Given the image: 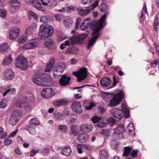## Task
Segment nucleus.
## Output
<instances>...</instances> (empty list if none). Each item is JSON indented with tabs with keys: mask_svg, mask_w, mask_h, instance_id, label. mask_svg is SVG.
Here are the masks:
<instances>
[{
	"mask_svg": "<svg viewBox=\"0 0 159 159\" xmlns=\"http://www.w3.org/2000/svg\"><path fill=\"white\" fill-rule=\"evenodd\" d=\"M106 17L107 15L106 14H105L101 17L98 21H93L91 24L90 28L93 30L92 35L94 36L89 41L87 48H89L93 45L100 36V34L99 32L102 28L103 24Z\"/></svg>",
	"mask_w": 159,
	"mask_h": 159,
	"instance_id": "f257e3e1",
	"label": "nucleus"
},
{
	"mask_svg": "<svg viewBox=\"0 0 159 159\" xmlns=\"http://www.w3.org/2000/svg\"><path fill=\"white\" fill-rule=\"evenodd\" d=\"M51 79L48 75L44 74L36 75L33 77V82L39 86H48Z\"/></svg>",
	"mask_w": 159,
	"mask_h": 159,
	"instance_id": "f03ea898",
	"label": "nucleus"
},
{
	"mask_svg": "<svg viewBox=\"0 0 159 159\" xmlns=\"http://www.w3.org/2000/svg\"><path fill=\"white\" fill-rule=\"evenodd\" d=\"M54 33L53 27L49 25L45 26L41 25L39 27V36L40 38L44 39L52 36Z\"/></svg>",
	"mask_w": 159,
	"mask_h": 159,
	"instance_id": "7ed1b4c3",
	"label": "nucleus"
},
{
	"mask_svg": "<svg viewBox=\"0 0 159 159\" xmlns=\"http://www.w3.org/2000/svg\"><path fill=\"white\" fill-rule=\"evenodd\" d=\"M15 65L17 68L26 70L28 66L27 59L22 56H19L16 59Z\"/></svg>",
	"mask_w": 159,
	"mask_h": 159,
	"instance_id": "20e7f679",
	"label": "nucleus"
},
{
	"mask_svg": "<svg viewBox=\"0 0 159 159\" xmlns=\"http://www.w3.org/2000/svg\"><path fill=\"white\" fill-rule=\"evenodd\" d=\"M124 96V93L123 91H121L114 95L110 100L109 104V106L113 107L117 105L121 101Z\"/></svg>",
	"mask_w": 159,
	"mask_h": 159,
	"instance_id": "39448f33",
	"label": "nucleus"
},
{
	"mask_svg": "<svg viewBox=\"0 0 159 159\" xmlns=\"http://www.w3.org/2000/svg\"><path fill=\"white\" fill-rule=\"evenodd\" d=\"M99 1V0H94V3L92 4L91 7H87L85 9H79L78 11L79 14L81 16L88 15L91 11L93 10L98 5Z\"/></svg>",
	"mask_w": 159,
	"mask_h": 159,
	"instance_id": "423d86ee",
	"label": "nucleus"
},
{
	"mask_svg": "<svg viewBox=\"0 0 159 159\" xmlns=\"http://www.w3.org/2000/svg\"><path fill=\"white\" fill-rule=\"evenodd\" d=\"M87 70L86 68L83 67L77 71L73 72L72 74L77 77L78 81L80 82L86 78L87 75Z\"/></svg>",
	"mask_w": 159,
	"mask_h": 159,
	"instance_id": "0eeeda50",
	"label": "nucleus"
},
{
	"mask_svg": "<svg viewBox=\"0 0 159 159\" xmlns=\"http://www.w3.org/2000/svg\"><path fill=\"white\" fill-rule=\"evenodd\" d=\"M87 34H82L77 36H73L70 39L71 43L72 44H74L75 43L80 44L83 42L84 39L86 38L88 32H86Z\"/></svg>",
	"mask_w": 159,
	"mask_h": 159,
	"instance_id": "6e6552de",
	"label": "nucleus"
},
{
	"mask_svg": "<svg viewBox=\"0 0 159 159\" xmlns=\"http://www.w3.org/2000/svg\"><path fill=\"white\" fill-rule=\"evenodd\" d=\"M39 45V40L34 39L26 43L22 47L23 49L28 50L37 47Z\"/></svg>",
	"mask_w": 159,
	"mask_h": 159,
	"instance_id": "1a4fd4ad",
	"label": "nucleus"
},
{
	"mask_svg": "<svg viewBox=\"0 0 159 159\" xmlns=\"http://www.w3.org/2000/svg\"><path fill=\"white\" fill-rule=\"evenodd\" d=\"M110 114L116 119V120H120L123 116L122 110L117 108H113L110 111Z\"/></svg>",
	"mask_w": 159,
	"mask_h": 159,
	"instance_id": "9d476101",
	"label": "nucleus"
},
{
	"mask_svg": "<svg viewBox=\"0 0 159 159\" xmlns=\"http://www.w3.org/2000/svg\"><path fill=\"white\" fill-rule=\"evenodd\" d=\"M71 108L72 110L77 114H80L83 111L82 104L78 101H75L72 103Z\"/></svg>",
	"mask_w": 159,
	"mask_h": 159,
	"instance_id": "9b49d317",
	"label": "nucleus"
},
{
	"mask_svg": "<svg viewBox=\"0 0 159 159\" xmlns=\"http://www.w3.org/2000/svg\"><path fill=\"white\" fill-rule=\"evenodd\" d=\"M27 98L23 95H21L20 96L15 104V106L19 108H22L27 107L28 104L25 102Z\"/></svg>",
	"mask_w": 159,
	"mask_h": 159,
	"instance_id": "f8f14e48",
	"label": "nucleus"
},
{
	"mask_svg": "<svg viewBox=\"0 0 159 159\" xmlns=\"http://www.w3.org/2000/svg\"><path fill=\"white\" fill-rule=\"evenodd\" d=\"M55 94V92L51 88H47L43 90L41 92L42 96L46 98H50Z\"/></svg>",
	"mask_w": 159,
	"mask_h": 159,
	"instance_id": "ddd939ff",
	"label": "nucleus"
},
{
	"mask_svg": "<svg viewBox=\"0 0 159 159\" xmlns=\"http://www.w3.org/2000/svg\"><path fill=\"white\" fill-rule=\"evenodd\" d=\"M9 3L10 5L11 11L13 13H15L20 7V2L17 0H10Z\"/></svg>",
	"mask_w": 159,
	"mask_h": 159,
	"instance_id": "4468645a",
	"label": "nucleus"
},
{
	"mask_svg": "<svg viewBox=\"0 0 159 159\" xmlns=\"http://www.w3.org/2000/svg\"><path fill=\"white\" fill-rule=\"evenodd\" d=\"M66 66L65 63L63 62H59L57 64L54 68L53 75L54 77H56L57 75L55 74V72H58L60 73H62L65 69Z\"/></svg>",
	"mask_w": 159,
	"mask_h": 159,
	"instance_id": "2eb2a0df",
	"label": "nucleus"
},
{
	"mask_svg": "<svg viewBox=\"0 0 159 159\" xmlns=\"http://www.w3.org/2000/svg\"><path fill=\"white\" fill-rule=\"evenodd\" d=\"M20 30L17 28H15L11 30L9 32V38L11 40L16 39L20 33Z\"/></svg>",
	"mask_w": 159,
	"mask_h": 159,
	"instance_id": "dca6fc26",
	"label": "nucleus"
},
{
	"mask_svg": "<svg viewBox=\"0 0 159 159\" xmlns=\"http://www.w3.org/2000/svg\"><path fill=\"white\" fill-rule=\"evenodd\" d=\"M30 2H26L28 4H32L39 11H43L45 10V9L42 7L40 4V2L37 0H28Z\"/></svg>",
	"mask_w": 159,
	"mask_h": 159,
	"instance_id": "f3484780",
	"label": "nucleus"
},
{
	"mask_svg": "<svg viewBox=\"0 0 159 159\" xmlns=\"http://www.w3.org/2000/svg\"><path fill=\"white\" fill-rule=\"evenodd\" d=\"M89 139V135L85 133L80 134L77 136L78 140L81 143L86 142Z\"/></svg>",
	"mask_w": 159,
	"mask_h": 159,
	"instance_id": "a211bd4d",
	"label": "nucleus"
},
{
	"mask_svg": "<svg viewBox=\"0 0 159 159\" xmlns=\"http://www.w3.org/2000/svg\"><path fill=\"white\" fill-rule=\"evenodd\" d=\"M70 78L66 75L62 76L59 80L60 84L62 86H66L69 83Z\"/></svg>",
	"mask_w": 159,
	"mask_h": 159,
	"instance_id": "6ab92c4d",
	"label": "nucleus"
},
{
	"mask_svg": "<svg viewBox=\"0 0 159 159\" xmlns=\"http://www.w3.org/2000/svg\"><path fill=\"white\" fill-rule=\"evenodd\" d=\"M44 45L51 49H55L57 47V45L52 39H49L45 41L44 43Z\"/></svg>",
	"mask_w": 159,
	"mask_h": 159,
	"instance_id": "aec40b11",
	"label": "nucleus"
},
{
	"mask_svg": "<svg viewBox=\"0 0 159 159\" xmlns=\"http://www.w3.org/2000/svg\"><path fill=\"white\" fill-rule=\"evenodd\" d=\"M19 121L17 116L15 114H12L10 116L9 120V124L12 126L16 125Z\"/></svg>",
	"mask_w": 159,
	"mask_h": 159,
	"instance_id": "412c9836",
	"label": "nucleus"
},
{
	"mask_svg": "<svg viewBox=\"0 0 159 159\" xmlns=\"http://www.w3.org/2000/svg\"><path fill=\"white\" fill-rule=\"evenodd\" d=\"M14 75V73L10 69H8L5 70L4 74L5 78L7 80L12 79Z\"/></svg>",
	"mask_w": 159,
	"mask_h": 159,
	"instance_id": "4be33fe9",
	"label": "nucleus"
},
{
	"mask_svg": "<svg viewBox=\"0 0 159 159\" xmlns=\"http://www.w3.org/2000/svg\"><path fill=\"white\" fill-rule=\"evenodd\" d=\"M71 148L68 145H67L64 147L61 151V153L62 155L67 157L69 156L71 154Z\"/></svg>",
	"mask_w": 159,
	"mask_h": 159,
	"instance_id": "5701e85b",
	"label": "nucleus"
},
{
	"mask_svg": "<svg viewBox=\"0 0 159 159\" xmlns=\"http://www.w3.org/2000/svg\"><path fill=\"white\" fill-rule=\"evenodd\" d=\"M68 101L66 98L61 99L54 101L53 104L55 106L59 107L66 105L68 102Z\"/></svg>",
	"mask_w": 159,
	"mask_h": 159,
	"instance_id": "b1692460",
	"label": "nucleus"
},
{
	"mask_svg": "<svg viewBox=\"0 0 159 159\" xmlns=\"http://www.w3.org/2000/svg\"><path fill=\"white\" fill-rule=\"evenodd\" d=\"M100 82L102 86L106 87L111 84V80L108 77H104L101 79Z\"/></svg>",
	"mask_w": 159,
	"mask_h": 159,
	"instance_id": "393cba45",
	"label": "nucleus"
},
{
	"mask_svg": "<svg viewBox=\"0 0 159 159\" xmlns=\"http://www.w3.org/2000/svg\"><path fill=\"white\" fill-rule=\"evenodd\" d=\"M91 22L90 18H88L84 20L83 23L80 25V28L83 30H86L89 27Z\"/></svg>",
	"mask_w": 159,
	"mask_h": 159,
	"instance_id": "a878e982",
	"label": "nucleus"
},
{
	"mask_svg": "<svg viewBox=\"0 0 159 159\" xmlns=\"http://www.w3.org/2000/svg\"><path fill=\"white\" fill-rule=\"evenodd\" d=\"M56 60L54 57L51 58L48 63L45 69V71L46 72H50L52 67L55 64Z\"/></svg>",
	"mask_w": 159,
	"mask_h": 159,
	"instance_id": "bb28decb",
	"label": "nucleus"
},
{
	"mask_svg": "<svg viewBox=\"0 0 159 159\" xmlns=\"http://www.w3.org/2000/svg\"><path fill=\"white\" fill-rule=\"evenodd\" d=\"M92 128L90 125L85 124L80 126V129L81 131L89 132L92 131Z\"/></svg>",
	"mask_w": 159,
	"mask_h": 159,
	"instance_id": "cd10ccee",
	"label": "nucleus"
},
{
	"mask_svg": "<svg viewBox=\"0 0 159 159\" xmlns=\"http://www.w3.org/2000/svg\"><path fill=\"white\" fill-rule=\"evenodd\" d=\"M99 154L100 159H107L109 157L107 151L105 149L100 150Z\"/></svg>",
	"mask_w": 159,
	"mask_h": 159,
	"instance_id": "c85d7f7f",
	"label": "nucleus"
},
{
	"mask_svg": "<svg viewBox=\"0 0 159 159\" xmlns=\"http://www.w3.org/2000/svg\"><path fill=\"white\" fill-rule=\"evenodd\" d=\"M153 27L155 31L157 32L159 31V22L158 20V15L157 14L155 17L154 22L153 23Z\"/></svg>",
	"mask_w": 159,
	"mask_h": 159,
	"instance_id": "c756f323",
	"label": "nucleus"
},
{
	"mask_svg": "<svg viewBox=\"0 0 159 159\" xmlns=\"http://www.w3.org/2000/svg\"><path fill=\"white\" fill-rule=\"evenodd\" d=\"M115 134L122 135V133L125 131V128L124 126L122 125H119L114 129Z\"/></svg>",
	"mask_w": 159,
	"mask_h": 159,
	"instance_id": "7c9ffc66",
	"label": "nucleus"
},
{
	"mask_svg": "<svg viewBox=\"0 0 159 159\" xmlns=\"http://www.w3.org/2000/svg\"><path fill=\"white\" fill-rule=\"evenodd\" d=\"M54 119L57 121H60L64 119V115L61 113L57 112L54 113Z\"/></svg>",
	"mask_w": 159,
	"mask_h": 159,
	"instance_id": "2f4dec72",
	"label": "nucleus"
},
{
	"mask_svg": "<svg viewBox=\"0 0 159 159\" xmlns=\"http://www.w3.org/2000/svg\"><path fill=\"white\" fill-rule=\"evenodd\" d=\"M25 129L27 130L29 133L31 134L35 135L36 134V130L35 128L33 126H31V125H27Z\"/></svg>",
	"mask_w": 159,
	"mask_h": 159,
	"instance_id": "473e14b6",
	"label": "nucleus"
},
{
	"mask_svg": "<svg viewBox=\"0 0 159 159\" xmlns=\"http://www.w3.org/2000/svg\"><path fill=\"white\" fill-rule=\"evenodd\" d=\"M97 125L99 127L103 128L107 125V121L104 119V117L103 118H101V120L98 122Z\"/></svg>",
	"mask_w": 159,
	"mask_h": 159,
	"instance_id": "72a5a7b5",
	"label": "nucleus"
},
{
	"mask_svg": "<svg viewBox=\"0 0 159 159\" xmlns=\"http://www.w3.org/2000/svg\"><path fill=\"white\" fill-rule=\"evenodd\" d=\"M30 125L34 126L38 125L40 124V121L36 118H33L30 119L29 122Z\"/></svg>",
	"mask_w": 159,
	"mask_h": 159,
	"instance_id": "f704fd0d",
	"label": "nucleus"
},
{
	"mask_svg": "<svg viewBox=\"0 0 159 159\" xmlns=\"http://www.w3.org/2000/svg\"><path fill=\"white\" fill-rule=\"evenodd\" d=\"M12 59L11 57V55L7 57L4 59L3 61V65L5 66L9 65L12 62Z\"/></svg>",
	"mask_w": 159,
	"mask_h": 159,
	"instance_id": "c9c22d12",
	"label": "nucleus"
},
{
	"mask_svg": "<svg viewBox=\"0 0 159 159\" xmlns=\"http://www.w3.org/2000/svg\"><path fill=\"white\" fill-rule=\"evenodd\" d=\"M46 1L48 3H47L46 6H48L51 8L54 7L57 4V2L55 0H47Z\"/></svg>",
	"mask_w": 159,
	"mask_h": 159,
	"instance_id": "e433bc0d",
	"label": "nucleus"
},
{
	"mask_svg": "<svg viewBox=\"0 0 159 159\" xmlns=\"http://www.w3.org/2000/svg\"><path fill=\"white\" fill-rule=\"evenodd\" d=\"M66 53L70 54H73L78 53V48H69L66 50Z\"/></svg>",
	"mask_w": 159,
	"mask_h": 159,
	"instance_id": "4c0bfd02",
	"label": "nucleus"
},
{
	"mask_svg": "<svg viewBox=\"0 0 159 159\" xmlns=\"http://www.w3.org/2000/svg\"><path fill=\"white\" fill-rule=\"evenodd\" d=\"M35 28V26L34 27L32 26L28 27L25 30L26 34L28 35H32L33 33L34 29Z\"/></svg>",
	"mask_w": 159,
	"mask_h": 159,
	"instance_id": "58836bf2",
	"label": "nucleus"
},
{
	"mask_svg": "<svg viewBox=\"0 0 159 159\" xmlns=\"http://www.w3.org/2000/svg\"><path fill=\"white\" fill-rule=\"evenodd\" d=\"M69 117L70 118L69 121L70 123L75 122L77 121L78 118L77 115L74 113L71 114Z\"/></svg>",
	"mask_w": 159,
	"mask_h": 159,
	"instance_id": "ea45409f",
	"label": "nucleus"
},
{
	"mask_svg": "<svg viewBox=\"0 0 159 159\" xmlns=\"http://www.w3.org/2000/svg\"><path fill=\"white\" fill-rule=\"evenodd\" d=\"M8 45L7 43H4L0 46V52H6L8 50Z\"/></svg>",
	"mask_w": 159,
	"mask_h": 159,
	"instance_id": "a19ab883",
	"label": "nucleus"
},
{
	"mask_svg": "<svg viewBox=\"0 0 159 159\" xmlns=\"http://www.w3.org/2000/svg\"><path fill=\"white\" fill-rule=\"evenodd\" d=\"M57 129L62 133H66L67 130V127L65 125H59Z\"/></svg>",
	"mask_w": 159,
	"mask_h": 159,
	"instance_id": "79ce46f5",
	"label": "nucleus"
},
{
	"mask_svg": "<svg viewBox=\"0 0 159 159\" xmlns=\"http://www.w3.org/2000/svg\"><path fill=\"white\" fill-rule=\"evenodd\" d=\"M127 129L128 130L131 135H133L134 133V128L133 124L130 123L127 127Z\"/></svg>",
	"mask_w": 159,
	"mask_h": 159,
	"instance_id": "37998d69",
	"label": "nucleus"
},
{
	"mask_svg": "<svg viewBox=\"0 0 159 159\" xmlns=\"http://www.w3.org/2000/svg\"><path fill=\"white\" fill-rule=\"evenodd\" d=\"M102 134L103 136L104 140L106 141L109 138L110 132L108 130H103L102 132Z\"/></svg>",
	"mask_w": 159,
	"mask_h": 159,
	"instance_id": "c03bdc74",
	"label": "nucleus"
},
{
	"mask_svg": "<svg viewBox=\"0 0 159 159\" xmlns=\"http://www.w3.org/2000/svg\"><path fill=\"white\" fill-rule=\"evenodd\" d=\"M110 144L111 148L115 149L117 148L118 147L119 143L116 140L113 139L111 140L110 141Z\"/></svg>",
	"mask_w": 159,
	"mask_h": 159,
	"instance_id": "a18cd8bd",
	"label": "nucleus"
},
{
	"mask_svg": "<svg viewBox=\"0 0 159 159\" xmlns=\"http://www.w3.org/2000/svg\"><path fill=\"white\" fill-rule=\"evenodd\" d=\"M104 119L107 122V125L108 124H113L115 123L116 122V119H114L112 117H109V118L107 117H104Z\"/></svg>",
	"mask_w": 159,
	"mask_h": 159,
	"instance_id": "49530a36",
	"label": "nucleus"
},
{
	"mask_svg": "<svg viewBox=\"0 0 159 159\" xmlns=\"http://www.w3.org/2000/svg\"><path fill=\"white\" fill-rule=\"evenodd\" d=\"M132 149V148L128 147H125L123 156L126 157L129 155L130 152Z\"/></svg>",
	"mask_w": 159,
	"mask_h": 159,
	"instance_id": "de8ad7c7",
	"label": "nucleus"
},
{
	"mask_svg": "<svg viewBox=\"0 0 159 159\" xmlns=\"http://www.w3.org/2000/svg\"><path fill=\"white\" fill-rule=\"evenodd\" d=\"M113 95V93L106 92H104L102 94L103 98L106 100H107V99L111 98Z\"/></svg>",
	"mask_w": 159,
	"mask_h": 159,
	"instance_id": "09e8293b",
	"label": "nucleus"
},
{
	"mask_svg": "<svg viewBox=\"0 0 159 159\" xmlns=\"http://www.w3.org/2000/svg\"><path fill=\"white\" fill-rule=\"evenodd\" d=\"M28 16L29 17L31 18H34L35 19H37L38 16L36 15L32 11H30L28 12Z\"/></svg>",
	"mask_w": 159,
	"mask_h": 159,
	"instance_id": "8fccbe9b",
	"label": "nucleus"
},
{
	"mask_svg": "<svg viewBox=\"0 0 159 159\" xmlns=\"http://www.w3.org/2000/svg\"><path fill=\"white\" fill-rule=\"evenodd\" d=\"M64 22L65 26L68 27L72 24V21L70 19L67 18L64 20Z\"/></svg>",
	"mask_w": 159,
	"mask_h": 159,
	"instance_id": "3c124183",
	"label": "nucleus"
},
{
	"mask_svg": "<svg viewBox=\"0 0 159 159\" xmlns=\"http://www.w3.org/2000/svg\"><path fill=\"white\" fill-rule=\"evenodd\" d=\"M7 106V101L5 99H2L0 102V107L1 108H4Z\"/></svg>",
	"mask_w": 159,
	"mask_h": 159,
	"instance_id": "603ef678",
	"label": "nucleus"
},
{
	"mask_svg": "<svg viewBox=\"0 0 159 159\" xmlns=\"http://www.w3.org/2000/svg\"><path fill=\"white\" fill-rule=\"evenodd\" d=\"M76 147L78 152L79 153L81 154L83 153V152L82 149L84 148L83 144H78L77 145Z\"/></svg>",
	"mask_w": 159,
	"mask_h": 159,
	"instance_id": "864d4df0",
	"label": "nucleus"
},
{
	"mask_svg": "<svg viewBox=\"0 0 159 159\" xmlns=\"http://www.w3.org/2000/svg\"><path fill=\"white\" fill-rule=\"evenodd\" d=\"M27 40V37L25 35H23L19 38L18 41L19 43H23L25 42Z\"/></svg>",
	"mask_w": 159,
	"mask_h": 159,
	"instance_id": "5fc2aeb1",
	"label": "nucleus"
},
{
	"mask_svg": "<svg viewBox=\"0 0 159 159\" xmlns=\"http://www.w3.org/2000/svg\"><path fill=\"white\" fill-rule=\"evenodd\" d=\"M70 110L67 108L64 109L63 111V115H64V118L65 119V117L68 116L70 115Z\"/></svg>",
	"mask_w": 159,
	"mask_h": 159,
	"instance_id": "6e6d98bb",
	"label": "nucleus"
},
{
	"mask_svg": "<svg viewBox=\"0 0 159 159\" xmlns=\"http://www.w3.org/2000/svg\"><path fill=\"white\" fill-rule=\"evenodd\" d=\"M48 18V17L47 16H43L41 17L40 21L41 22L45 23L49 21Z\"/></svg>",
	"mask_w": 159,
	"mask_h": 159,
	"instance_id": "4d7b16f0",
	"label": "nucleus"
},
{
	"mask_svg": "<svg viewBox=\"0 0 159 159\" xmlns=\"http://www.w3.org/2000/svg\"><path fill=\"white\" fill-rule=\"evenodd\" d=\"M70 129L72 133L74 135L76 136L78 134V132L77 130L76 126H72L71 127Z\"/></svg>",
	"mask_w": 159,
	"mask_h": 159,
	"instance_id": "13d9d810",
	"label": "nucleus"
},
{
	"mask_svg": "<svg viewBox=\"0 0 159 159\" xmlns=\"http://www.w3.org/2000/svg\"><path fill=\"white\" fill-rule=\"evenodd\" d=\"M7 12L3 9H0V16L2 18H5L6 17Z\"/></svg>",
	"mask_w": 159,
	"mask_h": 159,
	"instance_id": "bf43d9fd",
	"label": "nucleus"
},
{
	"mask_svg": "<svg viewBox=\"0 0 159 159\" xmlns=\"http://www.w3.org/2000/svg\"><path fill=\"white\" fill-rule=\"evenodd\" d=\"M101 119V117L95 116L91 118V120L93 123H96L98 122H99Z\"/></svg>",
	"mask_w": 159,
	"mask_h": 159,
	"instance_id": "052dcab7",
	"label": "nucleus"
},
{
	"mask_svg": "<svg viewBox=\"0 0 159 159\" xmlns=\"http://www.w3.org/2000/svg\"><path fill=\"white\" fill-rule=\"evenodd\" d=\"M102 8L100 10L102 12H106L107 10V7L105 4H102L101 5Z\"/></svg>",
	"mask_w": 159,
	"mask_h": 159,
	"instance_id": "680f3d73",
	"label": "nucleus"
},
{
	"mask_svg": "<svg viewBox=\"0 0 159 159\" xmlns=\"http://www.w3.org/2000/svg\"><path fill=\"white\" fill-rule=\"evenodd\" d=\"M12 143V140L9 139V138L6 139L4 141V144L6 146H8L10 145Z\"/></svg>",
	"mask_w": 159,
	"mask_h": 159,
	"instance_id": "e2e57ef3",
	"label": "nucleus"
},
{
	"mask_svg": "<svg viewBox=\"0 0 159 159\" xmlns=\"http://www.w3.org/2000/svg\"><path fill=\"white\" fill-rule=\"evenodd\" d=\"M49 148H45L42 151L41 153L43 155L46 156L49 153Z\"/></svg>",
	"mask_w": 159,
	"mask_h": 159,
	"instance_id": "0e129e2a",
	"label": "nucleus"
},
{
	"mask_svg": "<svg viewBox=\"0 0 159 159\" xmlns=\"http://www.w3.org/2000/svg\"><path fill=\"white\" fill-rule=\"evenodd\" d=\"M122 111L124 113V116L125 118H128L129 117V111L128 109H125V110Z\"/></svg>",
	"mask_w": 159,
	"mask_h": 159,
	"instance_id": "69168bd1",
	"label": "nucleus"
},
{
	"mask_svg": "<svg viewBox=\"0 0 159 159\" xmlns=\"http://www.w3.org/2000/svg\"><path fill=\"white\" fill-rule=\"evenodd\" d=\"M3 132L4 130L2 128L0 127V136L1 135V137L2 139H4L7 136L6 134H3Z\"/></svg>",
	"mask_w": 159,
	"mask_h": 159,
	"instance_id": "338daca9",
	"label": "nucleus"
},
{
	"mask_svg": "<svg viewBox=\"0 0 159 159\" xmlns=\"http://www.w3.org/2000/svg\"><path fill=\"white\" fill-rule=\"evenodd\" d=\"M8 90L9 91L8 92L9 94L14 95L16 93V89L14 88L8 89Z\"/></svg>",
	"mask_w": 159,
	"mask_h": 159,
	"instance_id": "774afa93",
	"label": "nucleus"
}]
</instances>
